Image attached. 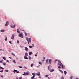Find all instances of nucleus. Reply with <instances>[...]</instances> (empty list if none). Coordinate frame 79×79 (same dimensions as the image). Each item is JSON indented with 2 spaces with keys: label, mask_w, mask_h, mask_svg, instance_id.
I'll return each instance as SVG.
<instances>
[{
  "label": "nucleus",
  "mask_w": 79,
  "mask_h": 79,
  "mask_svg": "<svg viewBox=\"0 0 79 79\" xmlns=\"http://www.w3.org/2000/svg\"><path fill=\"white\" fill-rule=\"evenodd\" d=\"M52 59H50L49 60V64H51V63H52Z\"/></svg>",
  "instance_id": "nucleus-12"
},
{
  "label": "nucleus",
  "mask_w": 79,
  "mask_h": 79,
  "mask_svg": "<svg viewBox=\"0 0 79 79\" xmlns=\"http://www.w3.org/2000/svg\"><path fill=\"white\" fill-rule=\"evenodd\" d=\"M8 24H9V22H8V21H7L6 22V24H5V26H8Z\"/></svg>",
  "instance_id": "nucleus-7"
},
{
  "label": "nucleus",
  "mask_w": 79,
  "mask_h": 79,
  "mask_svg": "<svg viewBox=\"0 0 79 79\" xmlns=\"http://www.w3.org/2000/svg\"><path fill=\"white\" fill-rule=\"evenodd\" d=\"M32 74L33 75V76H35V73H32Z\"/></svg>",
  "instance_id": "nucleus-37"
},
{
  "label": "nucleus",
  "mask_w": 79,
  "mask_h": 79,
  "mask_svg": "<svg viewBox=\"0 0 79 79\" xmlns=\"http://www.w3.org/2000/svg\"><path fill=\"white\" fill-rule=\"evenodd\" d=\"M11 54H12V55H13V56H15V54H14L13 53H12Z\"/></svg>",
  "instance_id": "nucleus-43"
},
{
  "label": "nucleus",
  "mask_w": 79,
  "mask_h": 79,
  "mask_svg": "<svg viewBox=\"0 0 79 79\" xmlns=\"http://www.w3.org/2000/svg\"><path fill=\"white\" fill-rule=\"evenodd\" d=\"M32 45L33 46V47H34V44H32Z\"/></svg>",
  "instance_id": "nucleus-49"
},
{
  "label": "nucleus",
  "mask_w": 79,
  "mask_h": 79,
  "mask_svg": "<svg viewBox=\"0 0 79 79\" xmlns=\"http://www.w3.org/2000/svg\"><path fill=\"white\" fill-rule=\"evenodd\" d=\"M29 58L30 60H31V56H29Z\"/></svg>",
  "instance_id": "nucleus-27"
},
{
  "label": "nucleus",
  "mask_w": 79,
  "mask_h": 79,
  "mask_svg": "<svg viewBox=\"0 0 79 79\" xmlns=\"http://www.w3.org/2000/svg\"><path fill=\"white\" fill-rule=\"evenodd\" d=\"M5 40L6 41V40H7V37H6V39H5Z\"/></svg>",
  "instance_id": "nucleus-34"
},
{
  "label": "nucleus",
  "mask_w": 79,
  "mask_h": 79,
  "mask_svg": "<svg viewBox=\"0 0 79 79\" xmlns=\"http://www.w3.org/2000/svg\"><path fill=\"white\" fill-rule=\"evenodd\" d=\"M22 31H24V30H22Z\"/></svg>",
  "instance_id": "nucleus-54"
},
{
  "label": "nucleus",
  "mask_w": 79,
  "mask_h": 79,
  "mask_svg": "<svg viewBox=\"0 0 79 79\" xmlns=\"http://www.w3.org/2000/svg\"><path fill=\"white\" fill-rule=\"evenodd\" d=\"M58 68H59V69H60V68H61V67L58 66Z\"/></svg>",
  "instance_id": "nucleus-39"
},
{
  "label": "nucleus",
  "mask_w": 79,
  "mask_h": 79,
  "mask_svg": "<svg viewBox=\"0 0 79 79\" xmlns=\"http://www.w3.org/2000/svg\"><path fill=\"white\" fill-rule=\"evenodd\" d=\"M58 65L59 66H60L62 67V69H64V68L63 67V64L61 62V61L60 60H58Z\"/></svg>",
  "instance_id": "nucleus-1"
},
{
  "label": "nucleus",
  "mask_w": 79,
  "mask_h": 79,
  "mask_svg": "<svg viewBox=\"0 0 79 79\" xmlns=\"http://www.w3.org/2000/svg\"><path fill=\"white\" fill-rule=\"evenodd\" d=\"M49 71H50V72H53V71H54V69H50Z\"/></svg>",
  "instance_id": "nucleus-13"
},
{
  "label": "nucleus",
  "mask_w": 79,
  "mask_h": 79,
  "mask_svg": "<svg viewBox=\"0 0 79 79\" xmlns=\"http://www.w3.org/2000/svg\"><path fill=\"white\" fill-rule=\"evenodd\" d=\"M0 31L1 32H5V30L2 29V30H0Z\"/></svg>",
  "instance_id": "nucleus-14"
},
{
  "label": "nucleus",
  "mask_w": 79,
  "mask_h": 79,
  "mask_svg": "<svg viewBox=\"0 0 79 79\" xmlns=\"http://www.w3.org/2000/svg\"><path fill=\"white\" fill-rule=\"evenodd\" d=\"M19 79H22V77H19Z\"/></svg>",
  "instance_id": "nucleus-46"
},
{
  "label": "nucleus",
  "mask_w": 79,
  "mask_h": 79,
  "mask_svg": "<svg viewBox=\"0 0 79 79\" xmlns=\"http://www.w3.org/2000/svg\"><path fill=\"white\" fill-rule=\"evenodd\" d=\"M15 72L17 73H19V72L18 71V70L14 69V73H15Z\"/></svg>",
  "instance_id": "nucleus-6"
},
{
  "label": "nucleus",
  "mask_w": 79,
  "mask_h": 79,
  "mask_svg": "<svg viewBox=\"0 0 79 79\" xmlns=\"http://www.w3.org/2000/svg\"><path fill=\"white\" fill-rule=\"evenodd\" d=\"M0 69H4V68H2V67H0Z\"/></svg>",
  "instance_id": "nucleus-42"
},
{
  "label": "nucleus",
  "mask_w": 79,
  "mask_h": 79,
  "mask_svg": "<svg viewBox=\"0 0 79 79\" xmlns=\"http://www.w3.org/2000/svg\"><path fill=\"white\" fill-rule=\"evenodd\" d=\"M5 71L6 73H8V70H5Z\"/></svg>",
  "instance_id": "nucleus-25"
},
{
  "label": "nucleus",
  "mask_w": 79,
  "mask_h": 79,
  "mask_svg": "<svg viewBox=\"0 0 79 79\" xmlns=\"http://www.w3.org/2000/svg\"><path fill=\"white\" fill-rule=\"evenodd\" d=\"M25 51H26V52H28V48H27V47H25Z\"/></svg>",
  "instance_id": "nucleus-8"
},
{
  "label": "nucleus",
  "mask_w": 79,
  "mask_h": 79,
  "mask_svg": "<svg viewBox=\"0 0 79 79\" xmlns=\"http://www.w3.org/2000/svg\"><path fill=\"white\" fill-rule=\"evenodd\" d=\"M14 37H15V35L14 34L12 35L11 38V39H13V40L14 39Z\"/></svg>",
  "instance_id": "nucleus-9"
},
{
  "label": "nucleus",
  "mask_w": 79,
  "mask_h": 79,
  "mask_svg": "<svg viewBox=\"0 0 79 79\" xmlns=\"http://www.w3.org/2000/svg\"><path fill=\"white\" fill-rule=\"evenodd\" d=\"M61 79H64V77H63V76H62L61 77Z\"/></svg>",
  "instance_id": "nucleus-28"
},
{
  "label": "nucleus",
  "mask_w": 79,
  "mask_h": 79,
  "mask_svg": "<svg viewBox=\"0 0 79 79\" xmlns=\"http://www.w3.org/2000/svg\"><path fill=\"white\" fill-rule=\"evenodd\" d=\"M34 77H35V76H33L31 77V79H33Z\"/></svg>",
  "instance_id": "nucleus-26"
},
{
  "label": "nucleus",
  "mask_w": 79,
  "mask_h": 79,
  "mask_svg": "<svg viewBox=\"0 0 79 79\" xmlns=\"http://www.w3.org/2000/svg\"><path fill=\"white\" fill-rule=\"evenodd\" d=\"M25 68H26V67H25Z\"/></svg>",
  "instance_id": "nucleus-56"
},
{
  "label": "nucleus",
  "mask_w": 79,
  "mask_h": 79,
  "mask_svg": "<svg viewBox=\"0 0 79 79\" xmlns=\"http://www.w3.org/2000/svg\"><path fill=\"white\" fill-rule=\"evenodd\" d=\"M16 79H18V78H16Z\"/></svg>",
  "instance_id": "nucleus-55"
},
{
  "label": "nucleus",
  "mask_w": 79,
  "mask_h": 79,
  "mask_svg": "<svg viewBox=\"0 0 79 79\" xmlns=\"http://www.w3.org/2000/svg\"><path fill=\"white\" fill-rule=\"evenodd\" d=\"M27 56H24V59H27V60H28V58L27 57Z\"/></svg>",
  "instance_id": "nucleus-17"
},
{
  "label": "nucleus",
  "mask_w": 79,
  "mask_h": 79,
  "mask_svg": "<svg viewBox=\"0 0 79 79\" xmlns=\"http://www.w3.org/2000/svg\"><path fill=\"white\" fill-rule=\"evenodd\" d=\"M17 42L18 44H19V41L17 40Z\"/></svg>",
  "instance_id": "nucleus-38"
},
{
  "label": "nucleus",
  "mask_w": 79,
  "mask_h": 79,
  "mask_svg": "<svg viewBox=\"0 0 79 79\" xmlns=\"http://www.w3.org/2000/svg\"><path fill=\"white\" fill-rule=\"evenodd\" d=\"M56 61H57V60H56Z\"/></svg>",
  "instance_id": "nucleus-57"
},
{
  "label": "nucleus",
  "mask_w": 79,
  "mask_h": 79,
  "mask_svg": "<svg viewBox=\"0 0 79 79\" xmlns=\"http://www.w3.org/2000/svg\"><path fill=\"white\" fill-rule=\"evenodd\" d=\"M64 73L65 75H66V74H67V72H66V71H64Z\"/></svg>",
  "instance_id": "nucleus-16"
},
{
  "label": "nucleus",
  "mask_w": 79,
  "mask_h": 79,
  "mask_svg": "<svg viewBox=\"0 0 79 79\" xmlns=\"http://www.w3.org/2000/svg\"><path fill=\"white\" fill-rule=\"evenodd\" d=\"M25 36H27V33H26V32H25Z\"/></svg>",
  "instance_id": "nucleus-23"
},
{
  "label": "nucleus",
  "mask_w": 79,
  "mask_h": 79,
  "mask_svg": "<svg viewBox=\"0 0 79 79\" xmlns=\"http://www.w3.org/2000/svg\"><path fill=\"white\" fill-rule=\"evenodd\" d=\"M34 66V64H31V67H32V66Z\"/></svg>",
  "instance_id": "nucleus-30"
},
{
  "label": "nucleus",
  "mask_w": 79,
  "mask_h": 79,
  "mask_svg": "<svg viewBox=\"0 0 79 79\" xmlns=\"http://www.w3.org/2000/svg\"><path fill=\"white\" fill-rule=\"evenodd\" d=\"M3 60H6V58H5V57H3V58H2Z\"/></svg>",
  "instance_id": "nucleus-21"
},
{
  "label": "nucleus",
  "mask_w": 79,
  "mask_h": 79,
  "mask_svg": "<svg viewBox=\"0 0 79 79\" xmlns=\"http://www.w3.org/2000/svg\"><path fill=\"white\" fill-rule=\"evenodd\" d=\"M3 70H2L1 71H0V73H3Z\"/></svg>",
  "instance_id": "nucleus-32"
},
{
  "label": "nucleus",
  "mask_w": 79,
  "mask_h": 79,
  "mask_svg": "<svg viewBox=\"0 0 79 79\" xmlns=\"http://www.w3.org/2000/svg\"><path fill=\"white\" fill-rule=\"evenodd\" d=\"M2 50V51H4L3 50H2V49H0V51Z\"/></svg>",
  "instance_id": "nucleus-47"
},
{
  "label": "nucleus",
  "mask_w": 79,
  "mask_h": 79,
  "mask_svg": "<svg viewBox=\"0 0 79 79\" xmlns=\"http://www.w3.org/2000/svg\"><path fill=\"white\" fill-rule=\"evenodd\" d=\"M3 60H1L0 61V63H2V62H3Z\"/></svg>",
  "instance_id": "nucleus-24"
},
{
  "label": "nucleus",
  "mask_w": 79,
  "mask_h": 79,
  "mask_svg": "<svg viewBox=\"0 0 79 79\" xmlns=\"http://www.w3.org/2000/svg\"><path fill=\"white\" fill-rule=\"evenodd\" d=\"M19 68H23V67L21 66H19Z\"/></svg>",
  "instance_id": "nucleus-31"
},
{
  "label": "nucleus",
  "mask_w": 79,
  "mask_h": 79,
  "mask_svg": "<svg viewBox=\"0 0 79 79\" xmlns=\"http://www.w3.org/2000/svg\"><path fill=\"white\" fill-rule=\"evenodd\" d=\"M59 71L61 73H62V74H63V71L61 70H59Z\"/></svg>",
  "instance_id": "nucleus-18"
},
{
  "label": "nucleus",
  "mask_w": 79,
  "mask_h": 79,
  "mask_svg": "<svg viewBox=\"0 0 79 79\" xmlns=\"http://www.w3.org/2000/svg\"><path fill=\"white\" fill-rule=\"evenodd\" d=\"M19 36L21 38H23V33H21L19 35Z\"/></svg>",
  "instance_id": "nucleus-4"
},
{
  "label": "nucleus",
  "mask_w": 79,
  "mask_h": 79,
  "mask_svg": "<svg viewBox=\"0 0 79 79\" xmlns=\"http://www.w3.org/2000/svg\"><path fill=\"white\" fill-rule=\"evenodd\" d=\"M46 61L47 63H48V60H46Z\"/></svg>",
  "instance_id": "nucleus-19"
},
{
  "label": "nucleus",
  "mask_w": 79,
  "mask_h": 79,
  "mask_svg": "<svg viewBox=\"0 0 79 79\" xmlns=\"http://www.w3.org/2000/svg\"><path fill=\"white\" fill-rule=\"evenodd\" d=\"M48 77V75H45L46 77Z\"/></svg>",
  "instance_id": "nucleus-33"
},
{
  "label": "nucleus",
  "mask_w": 79,
  "mask_h": 79,
  "mask_svg": "<svg viewBox=\"0 0 79 79\" xmlns=\"http://www.w3.org/2000/svg\"><path fill=\"white\" fill-rule=\"evenodd\" d=\"M13 63H16V61H15V60H13Z\"/></svg>",
  "instance_id": "nucleus-22"
},
{
  "label": "nucleus",
  "mask_w": 79,
  "mask_h": 79,
  "mask_svg": "<svg viewBox=\"0 0 79 79\" xmlns=\"http://www.w3.org/2000/svg\"><path fill=\"white\" fill-rule=\"evenodd\" d=\"M1 76L2 77H3V75H1Z\"/></svg>",
  "instance_id": "nucleus-44"
},
{
  "label": "nucleus",
  "mask_w": 79,
  "mask_h": 79,
  "mask_svg": "<svg viewBox=\"0 0 79 79\" xmlns=\"http://www.w3.org/2000/svg\"><path fill=\"white\" fill-rule=\"evenodd\" d=\"M25 56H28V54H27V52L25 53Z\"/></svg>",
  "instance_id": "nucleus-11"
},
{
  "label": "nucleus",
  "mask_w": 79,
  "mask_h": 79,
  "mask_svg": "<svg viewBox=\"0 0 79 79\" xmlns=\"http://www.w3.org/2000/svg\"><path fill=\"white\" fill-rule=\"evenodd\" d=\"M37 53H38V52H37Z\"/></svg>",
  "instance_id": "nucleus-59"
},
{
  "label": "nucleus",
  "mask_w": 79,
  "mask_h": 79,
  "mask_svg": "<svg viewBox=\"0 0 79 79\" xmlns=\"http://www.w3.org/2000/svg\"><path fill=\"white\" fill-rule=\"evenodd\" d=\"M26 40L27 41L28 44H29V43H31V38H28V37H27Z\"/></svg>",
  "instance_id": "nucleus-2"
},
{
  "label": "nucleus",
  "mask_w": 79,
  "mask_h": 79,
  "mask_svg": "<svg viewBox=\"0 0 79 79\" xmlns=\"http://www.w3.org/2000/svg\"><path fill=\"white\" fill-rule=\"evenodd\" d=\"M55 63H56V61L55 62Z\"/></svg>",
  "instance_id": "nucleus-58"
},
{
  "label": "nucleus",
  "mask_w": 79,
  "mask_h": 79,
  "mask_svg": "<svg viewBox=\"0 0 79 79\" xmlns=\"http://www.w3.org/2000/svg\"><path fill=\"white\" fill-rule=\"evenodd\" d=\"M35 55V56H37V55Z\"/></svg>",
  "instance_id": "nucleus-50"
},
{
  "label": "nucleus",
  "mask_w": 79,
  "mask_h": 79,
  "mask_svg": "<svg viewBox=\"0 0 79 79\" xmlns=\"http://www.w3.org/2000/svg\"><path fill=\"white\" fill-rule=\"evenodd\" d=\"M39 78H40H40H41V77L39 76Z\"/></svg>",
  "instance_id": "nucleus-48"
},
{
  "label": "nucleus",
  "mask_w": 79,
  "mask_h": 79,
  "mask_svg": "<svg viewBox=\"0 0 79 79\" xmlns=\"http://www.w3.org/2000/svg\"><path fill=\"white\" fill-rule=\"evenodd\" d=\"M48 79H50V78H49V77H48Z\"/></svg>",
  "instance_id": "nucleus-53"
},
{
  "label": "nucleus",
  "mask_w": 79,
  "mask_h": 79,
  "mask_svg": "<svg viewBox=\"0 0 79 79\" xmlns=\"http://www.w3.org/2000/svg\"><path fill=\"white\" fill-rule=\"evenodd\" d=\"M20 47L21 48H23V46H20Z\"/></svg>",
  "instance_id": "nucleus-35"
},
{
  "label": "nucleus",
  "mask_w": 79,
  "mask_h": 79,
  "mask_svg": "<svg viewBox=\"0 0 79 79\" xmlns=\"http://www.w3.org/2000/svg\"><path fill=\"white\" fill-rule=\"evenodd\" d=\"M10 26L12 28H15V25L13 23V24H12Z\"/></svg>",
  "instance_id": "nucleus-5"
},
{
  "label": "nucleus",
  "mask_w": 79,
  "mask_h": 79,
  "mask_svg": "<svg viewBox=\"0 0 79 79\" xmlns=\"http://www.w3.org/2000/svg\"><path fill=\"white\" fill-rule=\"evenodd\" d=\"M29 48H32V46H29Z\"/></svg>",
  "instance_id": "nucleus-36"
},
{
  "label": "nucleus",
  "mask_w": 79,
  "mask_h": 79,
  "mask_svg": "<svg viewBox=\"0 0 79 79\" xmlns=\"http://www.w3.org/2000/svg\"><path fill=\"white\" fill-rule=\"evenodd\" d=\"M72 78H73V77L71 76V77H70V79H72Z\"/></svg>",
  "instance_id": "nucleus-45"
},
{
  "label": "nucleus",
  "mask_w": 79,
  "mask_h": 79,
  "mask_svg": "<svg viewBox=\"0 0 79 79\" xmlns=\"http://www.w3.org/2000/svg\"><path fill=\"white\" fill-rule=\"evenodd\" d=\"M3 65L5 66V65H6V64H5V63H3Z\"/></svg>",
  "instance_id": "nucleus-40"
},
{
  "label": "nucleus",
  "mask_w": 79,
  "mask_h": 79,
  "mask_svg": "<svg viewBox=\"0 0 79 79\" xmlns=\"http://www.w3.org/2000/svg\"><path fill=\"white\" fill-rule=\"evenodd\" d=\"M32 52H29V55H32Z\"/></svg>",
  "instance_id": "nucleus-20"
},
{
  "label": "nucleus",
  "mask_w": 79,
  "mask_h": 79,
  "mask_svg": "<svg viewBox=\"0 0 79 79\" xmlns=\"http://www.w3.org/2000/svg\"><path fill=\"white\" fill-rule=\"evenodd\" d=\"M36 75H37V76H40V72H38L36 74Z\"/></svg>",
  "instance_id": "nucleus-10"
},
{
  "label": "nucleus",
  "mask_w": 79,
  "mask_h": 79,
  "mask_svg": "<svg viewBox=\"0 0 79 79\" xmlns=\"http://www.w3.org/2000/svg\"><path fill=\"white\" fill-rule=\"evenodd\" d=\"M39 63L40 64H42V63H41L40 62H39Z\"/></svg>",
  "instance_id": "nucleus-29"
},
{
  "label": "nucleus",
  "mask_w": 79,
  "mask_h": 79,
  "mask_svg": "<svg viewBox=\"0 0 79 79\" xmlns=\"http://www.w3.org/2000/svg\"><path fill=\"white\" fill-rule=\"evenodd\" d=\"M9 43H10V44H11V41H9Z\"/></svg>",
  "instance_id": "nucleus-41"
},
{
  "label": "nucleus",
  "mask_w": 79,
  "mask_h": 79,
  "mask_svg": "<svg viewBox=\"0 0 79 79\" xmlns=\"http://www.w3.org/2000/svg\"><path fill=\"white\" fill-rule=\"evenodd\" d=\"M29 72H28L26 73L24 72V74H23V75H24V76H26V75H29Z\"/></svg>",
  "instance_id": "nucleus-3"
},
{
  "label": "nucleus",
  "mask_w": 79,
  "mask_h": 79,
  "mask_svg": "<svg viewBox=\"0 0 79 79\" xmlns=\"http://www.w3.org/2000/svg\"><path fill=\"white\" fill-rule=\"evenodd\" d=\"M6 61H7V62H8V61H9L8 60H6Z\"/></svg>",
  "instance_id": "nucleus-51"
},
{
  "label": "nucleus",
  "mask_w": 79,
  "mask_h": 79,
  "mask_svg": "<svg viewBox=\"0 0 79 79\" xmlns=\"http://www.w3.org/2000/svg\"><path fill=\"white\" fill-rule=\"evenodd\" d=\"M76 79H78V78H76Z\"/></svg>",
  "instance_id": "nucleus-52"
},
{
  "label": "nucleus",
  "mask_w": 79,
  "mask_h": 79,
  "mask_svg": "<svg viewBox=\"0 0 79 79\" xmlns=\"http://www.w3.org/2000/svg\"><path fill=\"white\" fill-rule=\"evenodd\" d=\"M17 32L19 33V34H20V32L19 31V29H17Z\"/></svg>",
  "instance_id": "nucleus-15"
}]
</instances>
